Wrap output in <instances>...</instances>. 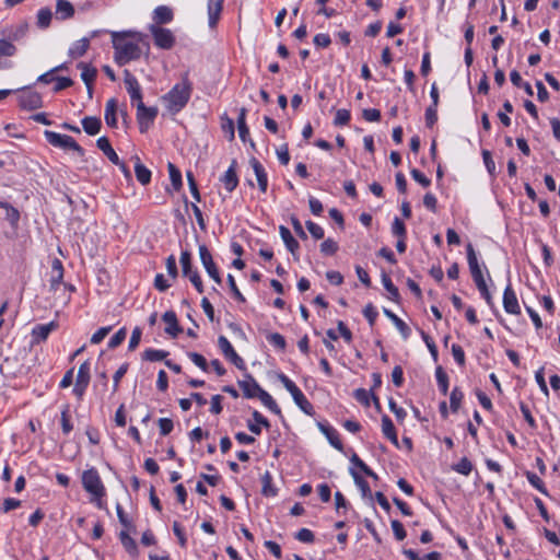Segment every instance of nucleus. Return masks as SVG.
<instances>
[{"instance_id": "1", "label": "nucleus", "mask_w": 560, "mask_h": 560, "mask_svg": "<svg viewBox=\"0 0 560 560\" xmlns=\"http://www.w3.org/2000/svg\"><path fill=\"white\" fill-rule=\"evenodd\" d=\"M141 37L137 32H113L112 40L115 49V60L118 65L122 66L131 60H136L141 56V49L138 44L128 42L127 37Z\"/></svg>"}, {"instance_id": "2", "label": "nucleus", "mask_w": 560, "mask_h": 560, "mask_svg": "<svg viewBox=\"0 0 560 560\" xmlns=\"http://www.w3.org/2000/svg\"><path fill=\"white\" fill-rule=\"evenodd\" d=\"M192 92V84L188 79V74H184L182 81L176 83L162 101L166 109L172 114L179 113L189 102Z\"/></svg>"}, {"instance_id": "3", "label": "nucleus", "mask_w": 560, "mask_h": 560, "mask_svg": "<svg viewBox=\"0 0 560 560\" xmlns=\"http://www.w3.org/2000/svg\"><path fill=\"white\" fill-rule=\"evenodd\" d=\"M466 252H467V261H468L469 270H470L471 277L476 283V287L478 288L481 296L486 300L487 304L492 305L491 293L488 290V285L483 278L482 271L480 269V266H479V262L477 259V255H476L475 249L470 243L467 245Z\"/></svg>"}, {"instance_id": "4", "label": "nucleus", "mask_w": 560, "mask_h": 560, "mask_svg": "<svg viewBox=\"0 0 560 560\" xmlns=\"http://www.w3.org/2000/svg\"><path fill=\"white\" fill-rule=\"evenodd\" d=\"M82 486L86 492L92 495L91 501L102 509V498L105 495L106 490L95 468H90L82 474Z\"/></svg>"}, {"instance_id": "5", "label": "nucleus", "mask_w": 560, "mask_h": 560, "mask_svg": "<svg viewBox=\"0 0 560 560\" xmlns=\"http://www.w3.org/2000/svg\"><path fill=\"white\" fill-rule=\"evenodd\" d=\"M44 136L47 142L52 147L61 148L65 150H73L78 153L79 156H84V149L72 137L50 130H45Z\"/></svg>"}, {"instance_id": "6", "label": "nucleus", "mask_w": 560, "mask_h": 560, "mask_svg": "<svg viewBox=\"0 0 560 560\" xmlns=\"http://www.w3.org/2000/svg\"><path fill=\"white\" fill-rule=\"evenodd\" d=\"M137 106V121L141 133L148 131L158 116L156 107H147L143 102L136 104Z\"/></svg>"}, {"instance_id": "7", "label": "nucleus", "mask_w": 560, "mask_h": 560, "mask_svg": "<svg viewBox=\"0 0 560 560\" xmlns=\"http://www.w3.org/2000/svg\"><path fill=\"white\" fill-rule=\"evenodd\" d=\"M150 32L153 35L154 44L162 49H171L175 44L173 33L158 25H151Z\"/></svg>"}, {"instance_id": "8", "label": "nucleus", "mask_w": 560, "mask_h": 560, "mask_svg": "<svg viewBox=\"0 0 560 560\" xmlns=\"http://www.w3.org/2000/svg\"><path fill=\"white\" fill-rule=\"evenodd\" d=\"M90 363L89 361H84L78 370L75 384L73 387V393L77 395V397L81 398L90 383Z\"/></svg>"}, {"instance_id": "9", "label": "nucleus", "mask_w": 560, "mask_h": 560, "mask_svg": "<svg viewBox=\"0 0 560 560\" xmlns=\"http://www.w3.org/2000/svg\"><path fill=\"white\" fill-rule=\"evenodd\" d=\"M218 346L222 351L223 355L230 360L237 369L244 370L245 363L244 360L236 353L231 342L226 337L220 336L218 339Z\"/></svg>"}, {"instance_id": "10", "label": "nucleus", "mask_w": 560, "mask_h": 560, "mask_svg": "<svg viewBox=\"0 0 560 560\" xmlns=\"http://www.w3.org/2000/svg\"><path fill=\"white\" fill-rule=\"evenodd\" d=\"M19 105L23 109L34 110L43 106L42 95L36 91L24 90L19 95Z\"/></svg>"}, {"instance_id": "11", "label": "nucleus", "mask_w": 560, "mask_h": 560, "mask_svg": "<svg viewBox=\"0 0 560 560\" xmlns=\"http://www.w3.org/2000/svg\"><path fill=\"white\" fill-rule=\"evenodd\" d=\"M63 266L60 259L55 258L51 262V275L49 279V290L58 292L63 284Z\"/></svg>"}, {"instance_id": "12", "label": "nucleus", "mask_w": 560, "mask_h": 560, "mask_svg": "<svg viewBox=\"0 0 560 560\" xmlns=\"http://www.w3.org/2000/svg\"><path fill=\"white\" fill-rule=\"evenodd\" d=\"M237 384L246 398H258L264 390L250 374H246Z\"/></svg>"}, {"instance_id": "13", "label": "nucleus", "mask_w": 560, "mask_h": 560, "mask_svg": "<svg viewBox=\"0 0 560 560\" xmlns=\"http://www.w3.org/2000/svg\"><path fill=\"white\" fill-rule=\"evenodd\" d=\"M503 307L506 313L518 315L521 313V307L516 298L514 290L511 284H508L504 293H503Z\"/></svg>"}, {"instance_id": "14", "label": "nucleus", "mask_w": 560, "mask_h": 560, "mask_svg": "<svg viewBox=\"0 0 560 560\" xmlns=\"http://www.w3.org/2000/svg\"><path fill=\"white\" fill-rule=\"evenodd\" d=\"M317 427L319 431L326 436L332 447L338 451H343V444L339 438L338 431L327 423L318 422Z\"/></svg>"}, {"instance_id": "15", "label": "nucleus", "mask_w": 560, "mask_h": 560, "mask_svg": "<svg viewBox=\"0 0 560 560\" xmlns=\"http://www.w3.org/2000/svg\"><path fill=\"white\" fill-rule=\"evenodd\" d=\"M125 84L131 102H142V93L138 80L128 70H125Z\"/></svg>"}, {"instance_id": "16", "label": "nucleus", "mask_w": 560, "mask_h": 560, "mask_svg": "<svg viewBox=\"0 0 560 560\" xmlns=\"http://www.w3.org/2000/svg\"><path fill=\"white\" fill-rule=\"evenodd\" d=\"M236 160H233L228 171L220 178V182L224 185V188L232 192L238 185V177L236 175Z\"/></svg>"}, {"instance_id": "17", "label": "nucleus", "mask_w": 560, "mask_h": 560, "mask_svg": "<svg viewBox=\"0 0 560 560\" xmlns=\"http://www.w3.org/2000/svg\"><path fill=\"white\" fill-rule=\"evenodd\" d=\"M249 164L255 172L259 190L265 194L268 188V177L264 166L256 158H252Z\"/></svg>"}, {"instance_id": "18", "label": "nucleus", "mask_w": 560, "mask_h": 560, "mask_svg": "<svg viewBox=\"0 0 560 560\" xmlns=\"http://www.w3.org/2000/svg\"><path fill=\"white\" fill-rule=\"evenodd\" d=\"M162 319L165 322V332L172 337H176L182 332V328L178 325L177 316L175 312L167 311L163 314Z\"/></svg>"}, {"instance_id": "19", "label": "nucleus", "mask_w": 560, "mask_h": 560, "mask_svg": "<svg viewBox=\"0 0 560 560\" xmlns=\"http://www.w3.org/2000/svg\"><path fill=\"white\" fill-rule=\"evenodd\" d=\"M96 145L113 164H119V156L113 149L107 137L103 136L98 138L96 140Z\"/></svg>"}, {"instance_id": "20", "label": "nucleus", "mask_w": 560, "mask_h": 560, "mask_svg": "<svg viewBox=\"0 0 560 560\" xmlns=\"http://www.w3.org/2000/svg\"><path fill=\"white\" fill-rule=\"evenodd\" d=\"M224 0H208L209 26L214 27L220 19Z\"/></svg>"}, {"instance_id": "21", "label": "nucleus", "mask_w": 560, "mask_h": 560, "mask_svg": "<svg viewBox=\"0 0 560 560\" xmlns=\"http://www.w3.org/2000/svg\"><path fill=\"white\" fill-rule=\"evenodd\" d=\"M74 15V8L68 0L56 1V18L58 20H68Z\"/></svg>"}, {"instance_id": "22", "label": "nucleus", "mask_w": 560, "mask_h": 560, "mask_svg": "<svg viewBox=\"0 0 560 560\" xmlns=\"http://www.w3.org/2000/svg\"><path fill=\"white\" fill-rule=\"evenodd\" d=\"M279 232L283 243L285 244L287 249L292 255H295V253L300 248L299 242L292 236L290 230L284 225H280Z\"/></svg>"}, {"instance_id": "23", "label": "nucleus", "mask_w": 560, "mask_h": 560, "mask_svg": "<svg viewBox=\"0 0 560 560\" xmlns=\"http://www.w3.org/2000/svg\"><path fill=\"white\" fill-rule=\"evenodd\" d=\"M56 323L50 322L45 325H37L33 328L32 335L36 342H40L47 339L49 334L56 328Z\"/></svg>"}, {"instance_id": "24", "label": "nucleus", "mask_w": 560, "mask_h": 560, "mask_svg": "<svg viewBox=\"0 0 560 560\" xmlns=\"http://www.w3.org/2000/svg\"><path fill=\"white\" fill-rule=\"evenodd\" d=\"M116 115H117V101L115 98H110L107 101V103L105 105L104 118H105L106 124L112 128L117 127Z\"/></svg>"}, {"instance_id": "25", "label": "nucleus", "mask_w": 560, "mask_h": 560, "mask_svg": "<svg viewBox=\"0 0 560 560\" xmlns=\"http://www.w3.org/2000/svg\"><path fill=\"white\" fill-rule=\"evenodd\" d=\"M382 432L396 446H398V438L393 421L388 416L382 417Z\"/></svg>"}, {"instance_id": "26", "label": "nucleus", "mask_w": 560, "mask_h": 560, "mask_svg": "<svg viewBox=\"0 0 560 560\" xmlns=\"http://www.w3.org/2000/svg\"><path fill=\"white\" fill-rule=\"evenodd\" d=\"M384 314L393 322L404 339H407L410 336V328L402 319H400L396 314L387 308H384Z\"/></svg>"}, {"instance_id": "27", "label": "nucleus", "mask_w": 560, "mask_h": 560, "mask_svg": "<svg viewBox=\"0 0 560 560\" xmlns=\"http://www.w3.org/2000/svg\"><path fill=\"white\" fill-rule=\"evenodd\" d=\"M153 20L156 24H166L173 20V11L166 5H160L154 10Z\"/></svg>"}, {"instance_id": "28", "label": "nucleus", "mask_w": 560, "mask_h": 560, "mask_svg": "<svg viewBox=\"0 0 560 560\" xmlns=\"http://www.w3.org/2000/svg\"><path fill=\"white\" fill-rule=\"evenodd\" d=\"M81 122L84 131L90 136L98 133L102 127L101 119L93 116L84 117Z\"/></svg>"}, {"instance_id": "29", "label": "nucleus", "mask_w": 560, "mask_h": 560, "mask_svg": "<svg viewBox=\"0 0 560 560\" xmlns=\"http://www.w3.org/2000/svg\"><path fill=\"white\" fill-rule=\"evenodd\" d=\"M90 47V39L84 37L79 40H77L69 49V56L72 59H77L79 57H82Z\"/></svg>"}, {"instance_id": "30", "label": "nucleus", "mask_w": 560, "mask_h": 560, "mask_svg": "<svg viewBox=\"0 0 560 560\" xmlns=\"http://www.w3.org/2000/svg\"><path fill=\"white\" fill-rule=\"evenodd\" d=\"M78 68L81 70V79L85 85L92 84L96 78L97 70L85 62H79Z\"/></svg>"}, {"instance_id": "31", "label": "nucleus", "mask_w": 560, "mask_h": 560, "mask_svg": "<svg viewBox=\"0 0 560 560\" xmlns=\"http://www.w3.org/2000/svg\"><path fill=\"white\" fill-rule=\"evenodd\" d=\"M292 398L303 412L310 416L313 415V405L306 399V397L304 396L300 388L292 394Z\"/></svg>"}, {"instance_id": "32", "label": "nucleus", "mask_w": 560, "mask_h": 560, "mask_svg": "<svg viewBox=\"0 0 560 560\" xmlns=\"http://www.w3.org/2000/svg\"><path fill=\"white\" fill-rule=\"evenodd\" d=\"M0 209L4 211V218L12 226H16L20 220V212L8 202L0 201Z\"/></svg>"}, {"instance_id": "33", "label": "nucleus", "mask_w": 560, "mask_h": 560, "mask_svg": "<svg viewBox=\"0 0 560 560\" xmlns=\"http://www.w3.org/2000/svg\"><path fill=\"white\" fill-rule=\"evenodd\" d=\"M135 173L137 180L142 185H148L151 180V172L148 170L141 162L140 159L137 158V162L135 164Z\"/></svg>"}, {"instance_id": "34", "label": "nucleus", "mask_w": 560, "mask_h": 560, "mask_svg": "<svg viewBox=\"0 0 560 560\" xmlns=\"http://www.w3.org/2000/svg\"><path fill=\"white\" fill-rule=\"evenodd\" d=\"M198 252H199L200 261H201L202 266L205 267L206 271L217 267L213 261L210 250L208 249V247L205 244L199 245Z\"/></svg>"}, {"instance_id": "35", "label": "nucleus", "mask_w": 560, "mask_h": 560, "mask_svg": "<svg viewBox=\"0 0 560 560\" xmlns=\"http://www.w3.org/2000/svg\"><path fill=\"white\" fill-rule=\"evenodd\" d=\"M119 539L121 541V545L124 546V548L131 555V556H137L138 553V547H137V544L135 541V539H132L126 530H121L120 534H119Z\"/></svg>"}, {"instance_id": "36", "label": "nucleus", "mask_w": 560, "mask_h": 560, "mask_svg": "<svg viewBox=\"0 0 560 560\" xmlns=\"http://www.w3.org/2000/svg\"><path fill=\"white\" fill-rule=\"evenodd\" d=\"M272 477L269 471H266L261 477V493L265 497H275L277 494V489L272 486Z\"/></svg>"}, {"instance_id": "37", "label": "nucleus", "mask_w": 560, "mask_h": 560, "mask_svg": "<svg viewBox=\"0 0 560 560\" xmlns=\"http://www.w3.org/2000/svg\"><path fill=\"white\" fill-rule=\"evenodd\" d=\"M350 474L353 478L354 483L361 490L362 497L366 498L371 495V489L366 480H364L353 468L350 469Z\"/></svg>"}, {"instance_id": "38", "label": "nucleus", "mask_w": 560, "mask_h": 560, "mask_svg": "<svg viewBox=\"0 0 560 560\" xmlns=\"http://www.w3.org/2000/svg\"><path fill=\"white\" fill-rule=\"evenodd\" d=\"M167 167H168L170 179H171L172 186H173L174 190L177 191L183 186L182 173L173 163H168Z\"/></svg>"}, {"instance_id": "39", "label": "nucleus", "mask_w": 560, "mask_h": 560, "mask_svg": "<svg viewBox=\"0 0 560 560\" xmlns=\"http://www.w3.org/2000/svg\"><path fill=\"white\" fill-rule=\"evenodd\" d=\"M382 283L386 291L389 293V299L397 302L399 300L398 289L394 285L392 279L385 272L382 273Z\"/></svg>"}, {"instance_id": "40", "label": "nucleus", "mask_w": 560, "mask_h": 560, "mask_svg": "<svg viewBox=\"0 0 560 560\" xmlns=\"http://www.w3.org/2000/svg\"><path fill=\"white\" fill-rule=\"evenodd\" d=\"M258 398L262 402V405L265 407H267L271 412H273L276 415L281 413V410H280L279 406L277 405V402L275 401V399L265 389L261 390Z\"/></svg>"}, {"instance_id": "41", "label": "nucleus", "mask_w": 560, "mask_h": 560, "mask_svg": "<svg viewBox=\"0 0 560 560\" xmlns=\"http://www.w3.org/2000/svg\"><path fill=\"white\" fill-rule=\"evenodd\" d=\"M51 18V10L49 8H42L37 13V26L39 28H47L50 25Z\"/></svg>"}, {"instance_id": "42", "label": "nucleus", "mask_w": 560, "mask_h": 560, "mask_svg": "<svg viewBox=\"0 0 560 560\" xmlns=\"http://www.w3.org/2000/svg\"><path fill=\"white\" fill-rule=\"evenodd\" d=\"M168 355V352L165 350H158V349H147L143 352V360L150 361V362H156L162 361Z\"/></svg>"}, {"instance_id": "43", "label": "nucleus", "mask_w": 560, "mask_h": 560, "mask_svg": "<svg viewBox=\"0 0 560 560\" xmlns=\"http://www.w3.org/2000/svg\"><path fill=\"white\" fill-rule=\"evenodd\" d=\"M439 388L443 395L447 394L448 390V376L442 366H438L435 371Z\"/></svg>"}, {"instance_id": "44", "label": "nucleus", "mask_w": 560, "mask_h": 560, "mask_svg": "<svg viewBox=\"0 0 560 560\" xmlns=\"http://www.w3.org/2000/svg\"><path fill=\"white\" fill-rule=\"evenodd\" d=\"M526 478L535 489H537L544 495H548V491L545 487L544 481L536 474L532 471H526Z\"/></svg>"}, {"instance_id": "45", "label": "nucleus", "mask_w": 560, "mask_h": 560, "mask_svg": "<svg viewBox=\"0 0 560 560\" xmlns=\"http://www.w3.org/2000/svg\"><path fill=\"white\" fill-rule=\"evenodd\" d=\"M16 46L4 38H0V57H12L16 54Z\"/></svg>"}, {"instance_id": "46", "label": "nucleus", "mask_w": 560, "mask_h": 560, "mask_svg": "<svg viewBox=\"0 0 560 560\" xmlns=\"http://www.w3.org/2000/svg\"><path fill=\"white\" fill-rule=\"evenodd\" d=\"M463 397H464V394L462 393V390L458 387H455L452 390V393L450 395V406H451V409L453 412L458 411L462 400H463Z\"/></svg>"}, {"instance_id": "47", "label": "nucleus", "mask_w": 560, "mask_h": 560, "mask_svg": "<svg viewBox=\"0 0 560 560\" xmlns=\"http://www.w3.org/2000/svg\"><path fill=\"white\" fill-rule=\"evenodd\" d=\"M453 469L464 476H468L472 470V464L467 457H463Z\"/></svg>"}, {"instance_id": "48", "label": "nucleus", "mask_w": 560, "mask_h": 560, "mask_svg": "<svg viewBox=\"0 0 560 560\" xmlns=\"http://www.w3.org/2000/svg\"><path fill=\"white\" fill-rule=\"evenodd\" d=\"M179 261L182 265V270H183L184 276H187L195 271V270H192L191 255L189 252H187V250L182 252Z\"/></svg>"}, {"instance_id": "49", "label": "nucleus", "mask_w": 560, "mask_h": 560, "mask_svg": "<svg viewBox=\"0 0 560 560\" xmlns=\"http://www.w3.org/2000/svg\"><path fill=\"white\" fill-rule=\"evenodd\" d=\"M338 249H339V246H338L337 242H335L331 238H327L320 244V252H322V254H324L326 256H331V255L336 254L338 252Z\"/></svg>"}, {"instance_id": "50", "label": "nucleus", "mask_w": 560, "mask_h": 560, "mask_svg": "<svg viewBox=\"0 0 560 560\" xmlns=\"http://www.w3.org/2000/svg\"><path fill=\"white\" fill-rule=\"evenodd\" d=\"M392 233L398 238H406V225L398 217H396L392 223Z\"/></svg>"}, {"instance_id": "51", "label": "nucleus", "mask_w": 560, "mask_h": 560, "mask_svg": "<svg viewBox=\"0 0 560 560\" xmlns=\"http://www.w3.org/2000/svg\"><path fill=\"white\" fill-rule=\"evenodd\" d=\"M187 355L203 372L209 371V364L203 355H201L200 353H197V352H188Z\"/></svg>"}, {"instance_id": "52", "label": "nucleus", "mask_w": 560, "mask_h": 560, "mask_svg": "<svg viewBox=\"0 0 560 560\" xmlns=\"http://www.w3.org/2000/svg\"><path fill=\"white\" fill-rule=\"evenodd\" d=\"M306 229L315 240H322L325 235L324 229L315 222L308 220L305 222Z\"/></svg>"}, {"instance_id": "53", "label": "nucleus", "mask_w": 560, "mask_h": 560, "mask_svg": "<svg viewBox=\"0 0 560 560\" xmlns=\"http://www.w3.org/2000/svg\"><path fill=\"white\" fill-rule=\"evenodd\" d=\"M127 330L125 327L120 328L108 341V348L114 349L122 343L126 339Z\"/></svg>"}, {"instance_id": "54", "label": "nucleus", "mask_w": 560, "mask_h": 560, "mask_svg": "<svg viewBox=\"0 0 560 560\" xmlns=\"http://www.w3.org/2000/svg\"><path fill=\"white\" fill-rule=\"evenodd\" d=\"M350 112L348 109L341 108L336 112V116L334 119V125L336 126H345L350 121Z\"/></svg>"}, {"instance_id": "55", "label": "nucleus", "mask_w": 560, "mask_h": 560, "mask_svg": "<svg viewBox=\"0 0 560 560\" xmlns=\"http://www.w3.org/2000/svg\"><path fill=\"white\" fill-rule=\"evenodd\" d=\"M54 81L56 82L55 86L52 88L55 93H58L73 85V81L67 77H56Z\"/></svg>"}, {"instance_id": "56", "label": "nucleus", "mask_w": 560, "mask_h": 560, "mask_svg": "<svg viewBox=\"0 0 560 560\" xmlns=\"http://www.w3.org/2000/svg\"><path fill=\"white\" fill-rule=\"evenodd\" d=\"M438 120V106L430 105L425 109V125L428 128H432Z\"/></svg>"}, {"instance_id": "57", "label": "nucleus", "mask_w": 560, "mask_h": 560, "mask_svg": "<svg viewBox=\"0 0 560 560\" xmlns=\"http://www.w3.org/2000/svg\"><path fill=\"white\" fill-rule=\"evenodd\" d=\"M295 538L304 544H312L315 540V536L308 528H301L296 534Z\"/></svg>"}, {"instance_id": "58", "label": "nucleus", "mask_w": 560, "mask_h": 560, "mask_svg": "<svg viewBox=\"0 0 560 560\" xmlns=\"http://www.w3.org/2000/svg\"><path fill=\"white\" fill-rule=\"evenodd\" d=\"M267 340L280 350H284V348H285V339L279 332L269 334L267 336Z\"/></svg>"}, {"instance_id": "59", "label": "nucleus", "mask_w": 560, "mask_h": 560, "mask_svg": "<svg viewBox=\"0 0 560 560\" xmlns=\"http://www.w3.org/2000/svg\"><path fill=\"white\" fill-rule=\"evenodd\" d=\"M228 283H229V287H230L234 298L238 302L244 303L246 300H245L244 295L241 293V291L238 290V288L236 285V282H235V279H234V277L232 275H228Z\"/></svg>"}, {"instance_id": "60", "label": "nucleus", "mask_w": 560, "mask_h": 560, "mask_svg": "<svg viewBox=\"0 0 560 560\" xmlns=\"http://www.w3.org/2000/svg\"><path fill=\"white\" fill-rule=\"evenodd\" d=\"M392 529L394 532V535L396 537L397 540H404L406 538V530L404 528V525L397 521V520H393L392 523Z\"/></svg>"}, {"instance_id": "61", "label": "nucleus", "mask_w": 560, "mask_h": 560, "mask_svg": "<svg viewBox=\"0 0 560 560\" xmlns=\"http://www.w3.org/2000/svg\"><path fill=\"white\" fill-rule=\"evenodd\" d=\"M410 174H411L412 178L417 183H419L421 186H423V187L430 186L431 180L422 172H420L419 170L412 168L410 171Z\"/></svg>"}, {"instance_id": "62", "label": "nucleus", "mask_w": 560, "mask_h": 560, "mask_svg": "<svg viewBox=\"0 0 560 560\" xmlns=\"http://www.w3.org/2000/svg\"><path fill=\"white\" fill-rule=\"evenodd\" d=\"M141 335H142L141 328L135 327L131 332V337H130L129 346H128L130 351L135 350L139 346V342L141 340Z\"/></svg>"}, {"instance_id": "63", "label": "nucleus", "mask_w": 560, "mask_h": 560, "mask_svg": "<svg viewBox=\"0 0 560 560\" xmlns=\"http://www.w3.org/2000/svg\"><path fill=\"white\" fill-rule=\"evenodd\" d=\"M112 330V327L108 326V327H102L100 328L98 330H96L92 337H91V343L93 345H97L100 343L107 335L108 332Z\"/></svg>"}, {"instance_id": "64", "label": "nucleus", "mask_w": 560, "mask_h": 560, "mask_svg": "<svg viewBox=\"0 0 560 560\" xmlns=\"http://www.w3.org/2000/svg\"><path fill=\"white\" fill-rule=\"evenodd\" d=\"M278 378L279 381L281 382V384L283 385V387L292 395L293 393H295L299 387L295 385V383L293 381H291L287 375L284 374H279L278 375Z\"/></svg>"}]
</instances>
